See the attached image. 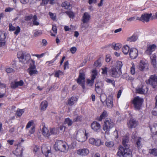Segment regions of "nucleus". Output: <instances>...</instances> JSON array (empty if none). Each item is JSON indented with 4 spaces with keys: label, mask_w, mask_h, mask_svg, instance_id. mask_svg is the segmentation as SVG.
<instances>
[{
    "label": "nucleus",
    "mask_w": 157,
    "mask_h": 157,
    "mask_svg": "<svg viewBox=\"0 0 157 157\" xmlns=\"http://www.w3.org/2000/svg\"><path fill=\"white\" fill-rule=\"evenodd\" d=\"M129 141L128 136H125L123 137L122 144L124 147H123L122 146H119L117 152V155L118 156H122L123 157H132V152L129 148V145L128 144Z\"/></svg>",
    "instance_id": "f257e3e1"
},
{
    "label": "nucleus",
    "mask_w": 157,
    "mask_h": 157,
    "mask_svg": "<svg viewBox=\"0 0 157 157\" xmlns=\"http://www.w3.org/2000/svg\"><path fill=\"white\" fill-rule=\"evenodd\" d=\"M54 147L56 151H59L65 153L67 152L69 149V147L67 143L60 140L56 142Z\"/></svg>",
    "instance_id": "f03ea898"
},
{
    "label": "nucleus",
    "mask_w": 157,
    "mask_h": 157,
    "mask_svg": "<svg viewBox=\"0 0 157 157\" xmlns=\"http://www.w3.org/2000/svg\"><path fill=\"white\" fill-rule=\"evenodd\" d=\"M43 135L46 138H49L51 135H56L59 133V132L58 128H53L48 129L45 126H43L42 129Z\"/></svg>",
    "instance_id": "7ed1b4c3"
},
{
    "label": "nucleus",
    "mask_w": 157,
    "mask_h": 157,
    "mask_svg": "<svg viewBox=\"0 0 157 157\" xmlns=\"http://www.w3.org/2000/svg\"><path fill=\"white\" fill-rule=\"evenodd\" d=\"M88 134V133H87L86 130L84 132L82 130H79L77 131L76 133V138L78 141L82 142L87 139Z\"/></svg>",
    "instance_id": "20e7f679"
},
{
    "label": "nucleus",
    "mask_w": 157,
    "mask_h": 157,
    "mask_svg": "<svg viewBox=\"0 0 157 157\" xmlns=\"http://www.w3.org/2000/svg\"><path fill=\"white\" fill-rule=\"evenodd\" d=\"M114 123L110 119H106L104 121V124L103 126V129L105 131V133L109 134L110 130L114 126Z\"/></svg>",
    "instance_id": "39448f33"
},
{
    "label": "nucleus",
    "mask_w": 157,
    "mask_h": 157,
    "mask_svg": "<svg viewBox=\"0 0 157 157\" xmlns=\"http://www.w3.org/2000/svg\"><path fill=\"white\" fill-rule=\"evenodd\" d=\"M143 101V99L139 97H136L134 99L133 103L136 109H140Z\"/></svg>",
    "instance_id": "423d86ee"
},
{
    "label": "nucleus",
    "mask_w": 157,
    "mask_h": 157,
    "mask_svg": "<svg viewBox=\"0 0 157 157\" xmlns=\"http://www.w3.org/2000/svg\"><path fill=\"white\" fill-rule=\"evenodd\" d=\"M156 47V45L155 44H147L145 53L149 56H152L153 54L152 53L155 51Z\"/></svg>",
    "instance_id": "0eeeda50"
},
{
    "label": "nucleus",
    "mask_w": 157,
    "mask_h": 157,
    "mask_svg": "<svg viewBox=\"0 0 157 157\" xmlns=\"http://www.w3.org/2000/svg\"><path fill=\"white\" fill-rule=\"evenodd\" d=\"M17 55L18 56H19V58H20V61L24 64L27 63L28 61L30 60V56L29 54H26L22 53L21 54V55L19 54Z\"/></svg>",
    "instance_id": "6e6552de"
},
{
    "label": "nucleus",
    "mask_w": 157,
    "mask_h": 157,
    "mask_svg": "<svg viewBox=\"0 0 157 157\" xmlns=\"http://www.w3.org/2000/svg\"><path fill=\"white\" fill-rule=\"evenodd\" d=\"M77 82L80 85L83 89H85L84 83L85 82V75L84 73L80 72L78 77L77 79Z\"/></svg>",
    "instance_id": "1a4fd4ad"
},
{
    "label": "nucleus",
    "mask_w": 157,
    "mask_h": 157,
    "mask_svg": "<svg viewBox=\"0 0 157 157\" xmlns=\"http://www.w3.org/2000/svg\"><path fill=\"white\" fill-rule=\"evenodd\" d=\"M32 63H30V66L28 71L30 75H32L37 73V71L36 69V66L35 65V62L34 60L31 59Z\"/></svg>",
    "instance_id": "9d476101"
},
{
    "label": "nucleus",
    "mask_w": 157,
    "mask_h": 157,
    "mask_svg": "<svg viewBox=\"0 0 157 157\" xmlns=\"http://www.w3.org/2000/svg\"><path fill=\"white\" fill-rule=\"evenodd\" d=\"M152 15V14L145 13L142 14L140 17H137L136 20L142 21L143 22H147L149 21V19Z\"/></svg>",
    "instance_id": "9b49d317"
},
{
    "label": "nucleus",
    "mask_w": 157,
    "mask_h": 157,
    "mask_svg": "<svg viewBox=\"0 0 157 157\" xmlns=\"http://www.w3.org/2000/svg\"><path fill=\"white\" fill-rule=\"evenodd\" d=\"M138 50L134 48H131L130 50L129 55L132 59H134L136 58L138 56Z\"/></svg>",
    "instance_id": "f8f14e48"
},
{
    "label": "nucleus",
    "mask_w": 157,
    "mask_h": 157,
    "mask_svg": "<svg viewBox=\"0 0 157 157\" xmlns=\"http://www.w3.org/2000/svg\"><path fill=\"white\" fill-rule=\"evenodd\" d=\"M23 147H22L20 144H18L14 152V154L17 157H22V151L23 150Z\"/></svg>",
    "instance_id": "ddd939ff"
},
{
    "label": "nucleus",
    "mask_w": 157,
    "mask_h": 157,
    "mask_svg": "<svg viewBox=\"0 0 157 157\" xmlns=\"http://www.w3.org/2000/svg\"><path fill=\"white\" fill-rule=\"evenodd\" d=\"M149 83L153 88L157 86V77L154 75H152L149 79Z\"/></svg>",
    "instance_id": "4468645a"
},
{
    "label": "nucleus",
    "mask_w": 157,
    "mask_h": 157,
    "mask_svg": "<svg viewBox=\"0 0 157 157\" xmlns=\"http://www.w3.org/2000/svg\"><path fill=\"white\" fill-rule=\"evenodd\" d=\"M90 18V16L87 12H85L83 14L81 18L82 22L84 23H87Z\"/></svg>",
    "instance_id": "2eb2a0df"
},
{
    "label": "nucleus",
    "mask_w": 157,
    "mask_h": 157,
    "mask_svg": "<svg viewBox=\"0 0 157 157\" xmlns=\"http://www.w3.org/2000/svg\"><path fill=\"white\" fill-rule=\"evenodd\" d=\"M95 90L98 94L102 93L103 88V84L101 82H97L95 84Z\"/></svg>",
    "instance_id": "dca6fc26"
},
{
    "label": "nucleus",
    "mask_w": 157,
    "mask_h": 157,
    "mask_svg": "<svg viewBox=\"0 0 157 157\" xmlns=\"http://www.w3.org/2000/svg\"><path fill=\"white\" fill-rule=\"evenodd\" d=\"M91 128L95 131H98L101 128L100 124L96 121H94L91 124Z\"/></svg>",
    "instance_id": "f3484780"
},
{
    "label": "nucleus",
    "mask_w": 157,
    "mask_h": 157,
    "mask_svg": "<svg viewBox=\"0 0 157 157\" xmlns=\"http://www.w3.org/2000/svg\"><path fill=\"white\" fill-rule=\"evenodd\" d=\"M77 153L81 155H86L89 153V150L87 148L80 149L77 150Z\"/></svg>",
    "instance_id": "a211bd4d"
},
{
    "label": "nucleus",
    "mask_w": 157,
    "mask_h": 157,
    "mask_svg": "<svg viewBox=\"0 0 157 157\" xmlns=\"http://www.w3.org/2000/svg\"><path fill=\"white\" fill-rule=\"evenodd\" d=\"M9 30L10 31H13L15 30L14 32V33L17 35L18 33L20 32V28L17 26L16 27H15L12 25L11 24H10L9 25Z\"/></svg>",
    "instance_id": "6ab92c4d"
},
{
    "label": "nucleus",
    "mask_w": 157,
    "mask_h": 157,
    "mask_svg": "<svg viewBox=\"0 0 157 157\" xmlns=\"http://www.w3.org/2000/svg\"><path fill=\"white\" fill-rule=\"evenodd\" d=\"M113 99L111 96H109L106 98L105 101L106 102L107 107L109 108H111L113 106Z\"/></svg>",
    "instance_id": "aec40b11"
},
{
    "label": "nucleus",
    "mask_w": 157,
    "mask_h": 157,
    "mask_svg": "<svg viewBox=\"0 0 157 157\" xmlns=\"http://www.w3.org/2000/svg\"><path fill=\"white\" fill-rule=\"evenodd\" d=\"M121 71H117V70L113 68L111 69V71L110 72V74L111 76L113 77H117L120 76V72Z\"/></svg>",
    "instance_id": "412c9836"
},
{
    "label": "nucleus",
    "mask_w": 157,
    "mask_h": 157,
    "mask_svg": "<svg viewBox=\"0 0 157 157\" xmlns=\"http://www.w3.org/2000/svg\"><path fill=\"white\" fill-rule=\"evenodd\" d=\"M137 124V122L133 119H131L128 123V127L129 128H135Z\"/></svg>",
    "instance_id": "4be33fe9"
},
{
    "label": "nucleus",
    "mask_w": 157,
    "mask_h": 157,
    "mask_svg": "<svg viewBox=\"0 0 157 157\" xmlns=\"http://www.w3.org/2000/svg\"><path fill=\"white\" fill-rule=\"evenodd\" d=\"M51 147L48 146L46 145H43L41 147L42 153L45 155L47 153L50 151Z\"/></svg>",
    "instance_id": "5701e85b"
},
{
    "label": "nucleus",
    "mask_w": 157,
    "mask_h": 157,
    "mask_svg": "<svg viewBox=\"0 0 157 157\" xmlns=\"http://www.w3.org/2000/svg\"><path fill=\"white\" fill-rule=\"evenodd\" d=\"M138 36L137 35L133 34L132 36L128 37L127 40L129 42H134L138 39Z\"/></svg>",
    "instance_id": "b1692460"
},
{
    "label": "nucleus",
    "mask_w": 157,
    "mask_h": 157,
    "mask_svg": "<svg viewBox=\"0 0 157 157\" xmlns=\"http://www.w3.org/2000/svg\"><path fill=\"white\" fill-rule=\"evenodd\" d=\"M77 100V98L75 97H72L70 99L68 100V104L69 105L71 106L76 102Z\"/></svg>",
    "instance_id": "393cba45"
},
{
    "label": "nucleus",
    "mask_w": 157,
    "mask_h": 157,
    "mask_svg": "<svg viewBox=\"0 0 157 157\" xmlns=\"http://www.w3.org/2000/svg\"><path fill=\"white\" fill-rule=\"evenodd\" d=\"M62 7H64L65 9L68 10H70L71 9V6L69 2L66 1L62 3Z\"/></svg>",
    "instance_id": "a878e982"
},
{
    "label": "nucleus",
    "mask_w": 157,
    "mask_h": 157,
    "mask_svg": "<svg viewBox=\"0 0 157 157\" xmlns=\"http://www.w3.org/2000/svg\"><path fill=\"white\" fill-rule=\"evenodd\" d=\"M130 50L129 47L127 45L123 46L122 48V52L125 55L128 54Z\"/></svg>",
    "instance_id": "bb28decb"
},
{
    "label": "nucleus",
    "mask_w": 157,
    "mask_h": 157,
    "mask_svg": "<svg viewBox=\"0 0 157 157\" xmlns=\"http://www.w3.org/2000/svg\"><path fill=\"white\" fill-rule=\"evenodd\" d=\"M73 122V121L69 118H66L65 119L63 123L64 124H67L68 126H71Z\"/></svg>",
    "instance_id": "cd10ccee"
},
{
    "label": "nucleus",
    "mask_w": 157,
    "mask_h": 157,
    "mask_svg": "<svg viewBox=\"0 0 157 157\" xmlns=\"http://www.w3.org/2000/svg\"><path fill=\"white\" fill-rule=\"evenodd\" d=\"M111 46L112 48L116 50H118L121 47V44H115L114 43H113Z\"/></svg>",
    "instance_id": "c85d7f7f"
},
{
    "label": "nucleus",
    "mask_w": 157,
    "mask_h": 157,
    "mask_svg": "<svg viewBox=\"0 0 157 157\" xmlns=\"http://www.w3.org/2000/svg\"><path fill=\"white\" fill-rule=\"evenodd\" d=\"M147 64L145 62L141 61L139 64V69L140 71L143 70L147 66Z\"/></svg>",
    "instance_id": "c756f323"
},
{
    "label": "nucleus",
    "mask_w": 157,
    "mask_h": 157,
    "mask_svg": "<svg viewBox=\"0 0 157 157\" xmlns=\"http://www.w3.org/2000/svg\"><path fill=\"white\" fill-rule=\"evenodd\" d=\"M107 116V113L106 111H104L100 117L97 118V120L99 121H101L103 119L106 117Z\"/></svg>",
    "instance_id": "7c9ffc66"
},
{
    "label": "nucleus",
    "mask_w": 157,
    "mask_h": 157,
    "mask_svg": "<svg viewBox=\"0 0 157 157\" xmlns=\"http://www.w3.org/2000/svg\"><path fill=\"white\" fill-rule=\"evenodd\" d=\"M123 64L121 61H117L116 63V66L115 69L121 71V69L122 67Z\"/></svg>",
    "instance_id": "2f4dec72"
},
{
    "label": "nucleus",
    "mask_w": 157,
    "mask_h": 157,
    "mask_svg": "<svg viewBox=\"0 0 157 157\" xmlns=\"http://www.w3.org/2000/svg\"><path fill=\"white\" fill-rule=\"evenodd\" d=\"M151 60V63L154 66H155L156 63V55L155 54H154L152 55L149 56Z\"/></svg>",
    "instance_id": "473e14b6"
},
{
    "label": "nucleus",
    "mask_w": 157,
    "mask_h": 157,
    "mask_svg": "<svg viewBox=\"0 0 157 157\" xmlns=\"http://www.w3.org/2000/svg\"><path fill=\"white\" fill-rule=\"evenodd\" d=\"M48 103L47 101H44L42 102L40 105L41 109L45 110L48 106Z\"/></svg>",
    "instance_id": "72a5a7b5"
},
{
    "label": "nucleus",
    "mask_w": 157,
    "mask_h": 157,
    "mask_svg": "<svg viewBox=\"0 0 157 157\" xmlns=\"http://www.w3.org/2000/svg\"><path fill=\"white\" fill-rule=\"evenodd\" d=\"M142 140V138L140 137H138L136 138V140H135V142L136 143V144L137 145V147L138 148L140 147L141 146V142Z\"/></svg>",
    "instance_id": "f704fd0d"
},
{
    "label": "nucleus",
    "mask_w": 157,
    "mask_h": 157,
    "mask_svg": "<svg viewBox=\"0 0 157 157\" xmlns=\"http://www.w3.org/2000/svg\"><path fill=\"white\" fill-rule=\"evenodd\" d=\"M147 89L146 91H145V90L143 88H137L136 89V92L141 94H145L146 92H147Z\"/></svg>",
    "instance_id": "c9c22d12"
},
{
    "label": "nucleus",
    "mask_w": 157,
    "mask_h": 157,
    "mask_svg": "<svg viewBox=\"0 0 157 157\" xmlns=\"http://www.w3.org/2000/svg\"><path fill=\"white\" fill-rule=\"evenodd\" d=\"M37 18L36 15H35L33 16L32 21L33 25H39V23L37 21Z\"/></svg>",
    "instance_id": "e433bc0d"
},
{
    "label": "nucleus",
    "mask_w": 157,
    "mask_h": 157,
    "mask_svg": "<svg viewBox=\"0 0 157 157\" xmlns=\"http://www.w3.org/2000/svg\"><path fill=\"white\" fill-rule=\"evenodd\" d=\"M5 33L0 32V42H4V40L6 38Z\"/></svg>",
    "instance_id": "4c0bfd02"
},
{
    "label": "nucleus",
    "mask_w": 157,
    "mask_h": 157,
    "mask_svg": "<svg viewBox=\"0 0 157 157\" xmlns=\"http://www.w3.org/2000/svg\"><path fill=\"white\" fill-rule=\"evenodd\" d=\"M24 111L23 109H19L17 111L16 115L17 117H19L21 116L22 114L23 113Z\"/></svg>",
    "instance_id": "58836bf2"
},
{
    "label": "nucleus",
    "mask_w": 157,
    "mask_h": 157,
    "mask_svg": "<svg viewBox=\"0 0 157 157\" xmlns=\"http://www.w3.org/2000/svg\"><path fill=\"white\" fill-rule=\"evenodd\" d=\"M65 13L70 18H73L74 17V13L71 11H67Z\"/></svg>",
    "instance_id": "ea45409f"
},
{
    "label": "nucleus",
    "mask_w": 157,
    "mask_h": 157,
    "mask_svg": "<svg viewBox=\"0 0 157 157\" xmlns=\"http://www.w3.org/2000/svg\"><path fill=\"white\" fill-rule=\"evenodd\" d=\"M101 70L102 71L101 72L102 74L105 75H106L107 74L108 70L107 67L105 66L101 68Z\"/></svg>",
    "instance_id": "a19ab883"
},
{
    "label": "nucleus",
    "mask_w": 157,
    "mask_h": 157,
    "mask_svg": "<svg viewBox=\"0 0 157 157\" xmlns=\"http://www.w3.org/2000/svg\"><path fill=\"white\" fill-rule=\"evenodd\" d=\"M98 74V73L97 70L94 69L92 71V77L91 78L93 79H95L96 78V76Z\"/></svg>",
    "instance_id": "79ce46f5"
},
{
    "label": "nucleus",
    "mask_w": 157,
    "mask_h": 157,
    "mask_svg": "<svg viewBox=\"0 0 157 157\" xmlns=\"http://www.w3.org/2000/svg\"><path fill=\"white\" fill-rule=\"evenodd\" d=\"M105 145L108 147H111L114 146V144L112 141L106 142L105 143Z\"/></svg>",
    "instance_id": "37998d69"
},
{
    "label": "nucleus",
    "mask_w": 157,
    "mask_h": 157,
    "mask_svg": "<svg viewBox=\"0 0 157 157\" xmlns=\"http://www.w3.org/2000/svg\"><path fill=\"white\" fill-rule=\"evenodd\" d=\"M94 79H93L92 78H91V79H88L87 80V83L88 84V85L90 86H92L94 82Z\"/></svg>",
    "instance_id": "c03bdc74"
},
{
    "label": "nucleus",
    "mask_w": 157,
    "mask_h": 157,
    "mask_svg": "<svg viewBox=\"0 0 157 157\" xmlns=\"http://www.w3.org/2000/svg\"><path fill=\"white\" fill-rule=\"evenodd\" d=\"M150 130L152 132L154 133L155 131V132H156V131H157V124H154L153 127L150 128Z\"/></svg>",
    "instance_id": "a18cd8bd"
},
{
    "label": "nucleus",
    "mask_w": 157,
    "mask_h": 157,
    "mask_svg": "<svg viewBox=\"0 0 157 157\" xmlns=\"http://www.w3.org/2000/svg\"><path fill=\"white\" fill-rule=\"evenodd\" d=\"M102 143L101 142V140L100 139H95V142L94 145L97 146H99L101 145L102 144Z\"/></svg>",
    "instance_id": "49530a36"
},
{
    "label": "nucleus",
    "mask_w": 157,
    "mask_h": 157,
    "mask_svg": "<svg viewBox=\"0 0 157 157\" xmlns=\"http://www.w3.org/2000/svg\"><path fill=\"white\" fill-rule=\"evenodd\" d=\"M100 98L101 101L102 102H103L104 101H105L107 98H106V95L104 94H101L100 96Z\"/></svg>",
    "instance_id": "de8ad7c7"
},
{
    "label": "nucleus",
    "mask_w": 157,
    "mask_h": 157,
    "mask_svg": "<svg viewBox=\"0 0 157 157\" xmlns=\"http://www.w3.org/2000/svg\"><path fill=\"white\" fill-rule=\"evenodd\" d=\"M11 87L12 89H16L18 86L16 82H11L10 84Z\"/></svg>",
    "instance_id": "09e8293b"
},
{
    "label": "nucleus",
    "mask_w": 157,
    "mask_h": 157,
    "mask_svg": "<svg viewBox=\"0 0 157 157\" xmlns=\"http://www.w3.org/2000/svg\"><path fill=\"white\" fill-rule=\"evenodd\" d=\"M63 74V72L60 70H59L56 72L55 76L56 77H59V75H62Z\"/></svg>",
    "instance_id": "8fccbe9b"
},
{
    "label": "nucleus",
    "mask_w": 157,
    "mask_h": 157,
    "mask_svg": "<svg viewBox=\"0 0 157 157\" xmlns=\"http://www.w3.org/2000/svg\"><path fill=\"white\" fill-rule=\"evenodd\" d=\"M81 28L83 29L84 30L87 28L89 26V25L87 23H81Z\"/></svg>",
    "instance_id": "3c124183"
},
{
    "label": "nucleus",
    "mask_w": 157,
    "mask_h": 157,
    "mask_svg": "<svg viewBox=\"0 0 157 157\" xmlns=\"http://www.w3.org/2000/svg\"><path fill=\"white\" fill-rule=\"evenodd\" d=\"M105 81L108 83H111L113 86H115V82L114 80H111L110 79L106 78L105 79Z\"/></svg>",
    "instance_id": "603ef678"
},
{
    "label": "nucleus",
    "mask_w": 157,
    "mask_h": 157,
    "mask_svg": "<svg viewBox=\"0 0 157 157\" xmlns=\"http://www.w3.org/2000/svg\"><path fill=\"white\" fill-rule=\"evenodd\" d=\"M6 72L8 73H14L15 71L12 68H8L6 70Z\"/></svg>",
    "instance_id": "864d4df0"
},
{
    "label": "nucleus",
    "mask_w": 157,
    "mask_h": 157,
    "mask_svg": "<svg viewBox=\"0 0 157 157\" xmlns=\"http://www.w3.org/2000/svg\"><path fill=\"white\" fill-rule=\"evenodd\" d=\"M150 154H152L155 156H157V151L156 149H151L150 152Z\"/></svg>",
    "instance_id": "5fc2aeb1"
},
{
    "label": "nucleus",
    "mask_w": 157,
    "mask_h": 157,
    "mask_svg": "<svg viewBox=\"0 0 157 157\" xmlns=\"http://www.w3.org/2000/svg\"><path fill=\"white\" fill-rule=\"evenodd\" d=\"M130 17L129 18L127 19V20L129 22H131L133 21H135L136 20V17Z\"/></svg>",
    "instance_id": "6e6d98bb"
},
{
    "label": "nucleus",
    "mask_w": 157,
    "mask_h": 157,
    "mask_svg": "<svg viewBox=\"0 0 157 157\" xmlns=\"http://www.w3.org/2000/svg\"><path fill=\"white\" fill-rule=\"evenodd\" d=\"M33 16L31 14L29 16H26L25 17V20L27 21H30L32 18H33Z\"/></svg>",
    "instance_id": "4d7b16f0"
},
{
    "label": "nucleus",
    "mask_w": 157,
    "mask_h": 157,
    "mask_svg": "<svg viewBox=\"0 0 157 157\" xmlns=\"http://www.w3.org/2000/svg\"><path fill=\"white\" fill-rule=\"evenodd\" d=\"M152 113L153 115L155 116H157V107H156V106L152 111Z\"/></svg>",
    "instance_id": "13d9d810"
},
{
    "label": "nucleus",
    "mask_w": 157,
    "mask_h": 157,
    "mask_svg": "<svg viewBox=\"0 0 157 157\" xmlns=\"http://www.w3.org/2000/svg\"><path fill=\"white\" fill-rule=\"evenodd\" d=\"M95 139L94 138H91L89 139V142L90 144L94 145L95 142Z\"/></svg>",
    "instance_id": "bf43d9fd"
},
{
    "label": "nucleus",
    "mask_w": 157,
    "mask_h": 157,
    "mask_svg": "<svg viewBox=\"0 0 157 157\" xmlns=\"http://www.w3.org/2000/svg\"><path fill=\"white\" fill-rule=\"evenodd\" d=\"M130 71L132 75H134L135 73V67L134 65H133L130 69Z\"/></svg>",
    "instance_id": "052dcab7"
},
{
    "label": "nucleus",
    "mask_w": 157,
    "mask_h": 157,
    "mask_svg": "<svg viewBox=\"0 0 157 157\" xmlns=\"http://www.w3.org/2000/svg\"><path fill=\"white\" fill-rule=\"evenodd\" d=\"M94 65L96 67H100L101 65V63L100 60H98L94 63Z\"/></svg>",
    "instance_id": "680f3d73"
},
{
    "label": "nucleus",
    "mask_w": 157,
    "mask_h": 157,
    "mask_svg": "<svg viewBox=\"0 0 157 157\" xmlns=\"http://www.w3.org/2000/svg\"><path fill=\"white\" fill-rule=\"evenodd\" d=\"M16 82L17 83L18 86H22L24 84V82L22 80H21L19 81Z\"/></svg>",
    "instance_id": "e2e57ef3"
},
{
    "label": "nucleus",
    "mask_w": 157,
    "mask_h": 157,
    "mask_svg": "<svg viewBox=\"0 0 157 157\" xmlns=\"http://www.w3.org/2000/svg\"><path fill=\"white\" fill-rule=\"evenodd\" d=\"M82 119V117L80 116H78L76 118L73 119V122H77L80 121Z\"/></svg>",
    "instance_id": "0e129e2a"
},
{
    "label": "nucleus",
    "mask_w": 157,
    "mask_h": 157,
    "mask_svg": "<svg viewBox=\"0 0 157 157\" xmlns=\"http://www.w3.org/2000/svg\"><path fill=\"white\" fill-rule=\"evenodd\" d=\"M76 48L75 47L71 48L70 49V51L72 54H74L76 52Z\"/></svg>",
    "instance_id": "69168bd1"
},
{
    "label": "nucleus",
    "mask_w": 157,
    "mask_h": 157,
    "mask_svg": "<svg viewBox=\"0 0 157 157\" xmlns=\"http://www.w3.org/2000/svg\"><path fill=\"white\" fill-rule=\"evenodd\" d=\"M49 2V0H42V2L40 4L41 5L43 6L48 3Z\"/></svg>",
    "instance_id": "338daca9"
},
{
    "label": "nucleus",
    "mask_w": 157,
    "mask_h": 157,
    "mask_svg": "<svg viewBox=\"0 0 157 157\" xmlns=\"http://www.w3.org/2000/svg\"><path fill=\"white\" fill-rule=\"evenodd\" d=\"M33 122L32 121H29L27 124L26 126V128H29L32 125Z\"/></svg>",
    "instance_id": "774afa93"
}]
</instances>
